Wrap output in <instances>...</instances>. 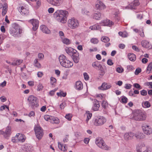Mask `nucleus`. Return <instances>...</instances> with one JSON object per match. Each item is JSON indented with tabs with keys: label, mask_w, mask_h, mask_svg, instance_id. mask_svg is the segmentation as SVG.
Masks as SVG:
<instances>
[{
	"label": "nucleus",
	"mask_w": 152,
	"mask_h": 152,
	"mask_svg": "<svg viewBox=\"0 0 152 152\" xmlns=\"http://www.w3.org/2000/svg\"><path fill=\"white\" fill-rule=\"evenodd\" d=\"M58 60L60 64L64 67L70 68L73 65V62L69 60L64 55H60L59 56Z\"/></svg>",
	"instance_id": "2"
},
{
	"label": "nucleus",
	"mask_w": 152,
	"mask_h": 152,
	"mask_svg": "<svg viewBox=\"0 0 152 152\" xmlns=\"http://www.w3.org/2000/svg\"><path fill=\"white\" fill-rule=\"evenodd\" d=\"M142 105L143 107L145 108H149L151 106L150 103L147 101L143 102Z\"/></svg>",
	"instance_id": "34"
},
{
	"label": "nucleus",
	"mask_w": 152,
	"mask_h": 152,
	"mask_svg": "<svg viewBox=\"0 0 152 152\" xmlns=\"http://www.w3.org/2000/svg\"><path fill=\"white\" fill-rule=\"evenodd\" d=\"M20 11V12L21 14L22 15H28L29 13L28 10L23 7H21Z\"/></svg>",
	"instance_id": "28"
},
{
	"label": "nucleus",
	"mask_w": 152,
	"mask_h": 152,
	"mask_svg": "<svg viewBox=\"0 0 152 152\" xmlns=\"http://www.w3.org/2000/svg\"><path fill=\"white\" fill-rule=\"evenodd\" d=\"M124 137L125 140H131L129 132L125 133L124 134Z\"/></svg>",
	"instance_id": "46"
},
{
	"label": "nucleus",
	"mask_w": 152,
	"mask_h": 152,
	"mask_svg": "<svg viewBox=\"0 0 152 152\" xmlns=\"http://www.w3.org/2000/svg\"><path fill=\"white\" fill-rule=\"evenodd\" d=\"M101 41L104 42H107L110 41V39L107 37H102L101 39Z\"/></svg>",
	"instance_id": "42"
},
{
	"label": "nucleus",
	"mask_w": 152,
	"mask_h": 152,
	"mask_svg": "<svg viewBox=\"0 0 152 152\" xmlns=\"http://www.w3.org/2000/svg\"><path fill=\"white\" fill-rule=\"evenodd\" d=\"M146 146L144 144L139 143L137 145L136 149L137 152H142L145 149Z\"/></svg>",
	"instance_id": "19"
},
{
	"label": "nucleus",
	"mask_w": 152,
	"mask_h": 152,
	"mask_svg": "<svg viewBox=\"0 0 152 152\" xmlns=\"http://www.w3.org/2000/svg\"><path fill=\"white\" fill-rule=\"evenodd\" d=\"M66 103L64 102H63L61 103L59 105L60 108L62 110L64 109L65 106H66Z\"/></svg>",
	"instance_id": "56"
},
{
	"label": "nucleus",
	"mask_w": 152,
	"mask_h": 152,
	"mask_svg": "<svg viewBox=\"0 0 152 152\" xmlns=\"http://www.w3.org/2000/svg\"><path fill=\"white\" fill-rule=\"evenodd\" d=\"M85 80H88L89 79V76L88 74L86 72H84L83 74Z\"/></svg>",
	"instance_id": "53"
},
{
	"label": "nucleus",
	"mask_w": 152,
	"mask_h": 152,
	"mask_svg": "<svg viewBox=\"0 0 152 152\" xmlns=\"http://www.w3.org/2000/svg\"><path fill=\"white\" fill-rule=\"evenodd\" d=\"M132 48L133 50L137 52H139L140 51V49L135 45H133L132 46Z\"/></svg>",
	"instance_id": "57"
},
{
	"label": "nucleus",
	"mask_w": 152,
	"mask_h": 152,
	"mask_svg": "<svg viewBox=\"0 0 152 152\" xmlns=\"http://www.w3.org/2000/svg\"><path fill=\"white\" fill-rule=\"evenodd\" d=\"M67 24L68 27L71 29H76L80 26L79 22L74 18L69 19L67 22Z\"/></svg>",
	"instance_id": "5"
},
{
	"label": "nucleus",
	"mask_w": 152,
	"mask_h": 152,
	"mask_svg": "<svg viewBox=\"0 0 152 152\" xmlns=\"http://www.w3.org/2000/svg\"><path fill=\"white\" fill-rule=\"evenodd\" d=\"M72 115L71 114H67L65 116V118L69 121H70L71 119Z\"/></svg>",
	"instance_id": "51"
},
{
	"label": "nucleus",
	"mask_w": 152,
	"mask_h": 152,
	"mask_svg": "<svg viewBox=\"0 0 152 152\" xmlns=\"http://www.w3.org/2000/svg\"><path fill=\"white\" fill-rule=\"evenodd\" d=\"M68 15V12L65 10H57L53 14V17L58 21L62 23H65Z\"/></svg>",
	"instance_id": "1"
},
{
	"label": "nucleus",
	"mask_w": 152,
	"mask_h": 152,
	"mask_svg": "<svg viewBox=\"0 0 152 152\" xmlns=\"http://www.w3.org/2000/svg\"><path fill=\"white\" fill-rule=\"evenodd\" d=\"M145 85L150 86V88H152V82H147L145 83Z\"/></svg>",
	"instance_id": "59"
},
{
	"label": "nucleus",
	"mask_w": 152,
	"mask_h": 152,
	"mask_svg": "<svg viewBox=\"0 0 152 152\" xmlns=\"http://www.w3.org/2000/svg\"><path fill=\"white\" fill-rule=\"evenodd\" d=\"M106 7L104 4L101 1L97 0L96 3L95 8L99 10H102L106 8Z\"/></svg>",
	"instance_id": "12"
},
{
	"label": "nucleus",
	"mask_w": 152,
	"mask_h": 152,
	"mask_svg": "<svg viewBox=\"0 0 152 152\" xmlns=\"http://www.w3.org/2000/svg\"><path fill=\"white\" fill-rule=\"evenodd\" d=\"M58 148L61 150V151H66V145H64L62 144L61 142H58Z\"/></svg>",
	"instance_id": "25"
},
{
	"label": "nucleus",
	"mask_w": 152,
	"mask_h": 152,
	"mask_svg": "<svg viewBox=\"0 0 152 152\" xmlns=\"http://www.w3.org/2000/svg\"><path fill=\"white\" fill-rule=\"evenodd\" d=\"M100 23L103 26H111L113 24V23L109 20L106 19L102 21Z\"/></svg>",
	"instance_id": "17"
},
{
	"label": "nucleus",
	"mask_w": 152,
	"mask_h": 152,
	"mask_svg": "<svg viewBox=\"0 0 152 152\" xmlns=\"http://www.w3.org/2000/svg\"><path fill=\"white\" fill-rule=\"evenodd\" d=\"M71 56L74 62L75 63H78L79 61V54L78 52L76 51V52L74 53Z\"/></svg>",
	"instance_id": "15"
},
{
	"label": "nucleus",
	"mask_w": 152,
	"mask_h": 152,
	"mask_svg": "<svg viewBox=\"0 0 152 152\" xmlns=\"http://www.w3.org/2000/svg\"><path fill=\"white\" fill-rule=\"evenodd\" d=\"M93 121L95 126H101L106 122V119L102 116H99L95 117Z\"/></svg>",
	"instance_id": "6"
},
{
	"label": "nucleus",
	"mask_w": 152,
	"mask_h": 152,
	"mask_svg": "<svg viewBox=\"0 0 152 152\" xmlns=\"http://www.w3.org/2000/svg\"><path fill=\"white\" fill-rule=\"evenodd\" d=\"M44 118L46 121L50 122L52 124H58L59 123V120L57 118L49 115H45Z\"/></svg>",
	"instance_id": "7"
},
{
	"label": "nucleus",
	"mask_w": 152,
	"mask_h": 152,
	"mask_svg": "<svg viewBox=\"0 0 152 152\" xmlns=\"http://www.w3.org/2000/svg\"><path fill=\"white\" fill-rule=\"evenodd\" d=\"M54 9L52 7H50L49 8L48 10V12L49 13H53L54 11Z\"/></svg>",
	"instance_id": "64"
},
{
	"label": "nucleus",
	"mask_w": 152,
	"mask_h": 152,
	"mask_svg": "<svg viewBox=\"0 0 152 152\" xmlns=\"http://www.w3.org/2000/svg\"><path fill=\"white\" fill-rule=\"evenodd\" d=\"M40 28L44 33L49 34L50 33V30L44 25H41L40 26Z\"/></svg>",
	"instance_id": "27"
},
{
	"label": "nucleus",
	"mask_w": 152,
	"mask_h": 152,
	"mask_svg": "<svg viewBox=\"0 0 152 152\" xmlns=\"http://www.w3.org/2000/svg\"><path fill=\"white\" fill-rule=\"evenodd\" d=\"M18 137L17 134L15 137H13L12 138V141L13 143H16L18 142Z\"/></svg>",
	"instance_id": "43"
},
{
	"label": "nucleus",
	"mask_w": 152,
	"mask_h": 152,
	"mask_svg": "<svg viewBox=\"0 0 152 152\" xmlns=\"http://www.w3.org/2000/svg\"><path fill=\"white\" fill-rule=\"evenodd\" d=\"M107 64L110 66H111L113 65V62L112 61L111 59H109L107 62Z\"/></svg>",
	"instance_id": "61"
},
{
	"label": "nucleus",
	"mask_w": 152,
	"mask_h": 152,
	"mask_svg": "<svg viewBox=\"0 0 152 152\" xmlns=\"http://www.w3.org/2000/svg\"><path fill=\"white\" fill-rule=\"evenodd\" d=\"M111 85L110 84H107L106 83H103L101 86L99 87V89L103 90H106L110 88Z\"/></svg>",
	"instance_id": "20"
},
{
	"label": "nucleus",
	"mask_w": 152,
	"mask_h": 152,
	"mask_svg": "<svg viewBox=\"0 0 152 152\" xmlns=\"http://www.w3.org/2000/svg\"><path fill=\"white\" fill-rule=\"evenodd\" d=\"M18 138V142H23L25 140L24 136L22 134H17Z\"/></svg>",
	"instance_id": "33"
},
{
	"label": "nucleus",
	"mask_w": 152,
	"mask_h": 152,
	"mask_svg": "<svg viewBox=\"0 0 152 152\" xmlns=\"http://www.w3.org/2000/svg\"><path fill=\"white\" fill-rule=\"evenodd\" d=\"M50 79L51 82V83L52 85H53L54 83H55L56 82V79L53 77H51Z\"/></svg>",
	"instance_id": "55"
},
{
	"label": "nucleus",
	"mask_w": 152,
	"mask_h": 152,
	"mask_svg": "<svg viewBox=\"0 0 152 152\" xmlns=\"http://www.w3.org/2000/svg\"><path fill=\"white\" fill-rule=\"evenodd\" d=\"M34 65L36 67L38 68H39L41 67V65L38 62V59H36L34 60Z\"/></svg>",
	"instance_id": "41"
},
{
	"label": "nucleus",
	"mask_w": 152,
	"mask_h": 152,
	"mask_svg": "<svg viewBox=\"0 0 152 152\" xmlns=\"http://www.w3.org/2000/svg\"><path fill=\"white\" fill-rule=\"evenodd\" d=\"M34 130L37 138L39 140L40 139L43 134L41 128L40 126H37L34 127Z\"/></svg>",
	"instance_id": "9"
},
{
	"label": "nucleus",
	"mask_w": 152,
	"mask_h": 152,
	"mask_svg": "<svg viewBox=\"0 0 152 152\" xmlns=\"http://www.w3.org/2000/svg\"><path fill=\"white\" fill-rule=\"evenodd\" d=\"M140 4L138 0H135L129 5L128 7L131 9H135L136 7L139 6Z\"/></svg>",
	"instance_id": "14"
},
{
	"label": "nucleus",
	"mask_w": 152,
	"mask_h": 152,
	"mask_svg": "<svg viewBox=\"0 0 152 152\" xmlns=\"http://www.w3.org/2000/svg\"><path fill=\"white\" fill-rule=\"evenodd\" d=\"M140 94L143 96H145L147 94V92L146 90H143L141 91Z\"/></svg>",
	"instance_id": "63"
},
{
	"label": "nucleus",
	"mask_w": 152,
	"mask_h": 152,
	"mask_svg": "<svg viewBox=\"0 0 152 152\" xmlns=\"http://www.w3.org/2000/svg\"><path fill=\"white\" fill-rule=\"evenodd\" d=\"M28 22L32 24L33 27H32L33 30L35 31L38 28L39 26V22L38 20L32 19L29 20Z\"/></svg>",
	"instance_id": "13"
},
{
	"label": "nucleus",
	"mask_w": 152,
	"mask_h": 152,
	"mask_svg": "<svg viewBox=\"0 0 152 152\" xmlns=\"http://www.w3.org/2000/svg\"><path fill=\"white\" fill-rule=\"evenodd\" d=\"M89 28L91 30H98L100 28V26L98 25H94L90 26Z\"/></svg>",
	"instance_id": "37"
},
{
	"label": "nucleus",
	"mask_w": 152,
	"mask_h": 152,
	"mask_svg": "<svg viewBox=\"0 0 152 152\" xmlns=\"http://www.w3.org/2000/svg\"><path fill=\"white\" fill-rule=\"evenodd\" d=\"M57 96L60 97H65L66 95V92L64 93L62 91H60L59 92L57 93Z\"/></svg>",
	"instance_id": "40"
},
{
	"label": "nucleus",
	"mask_w": 152,
	"mask_h": 152,
	"mask_svg": "<svg viewBox=\"0 0 152 152\" xmlns=\"http://www.w3.org/2000/svg\"><path fill=\"white\" fill-rule=\"evenodd\" d=\"M11 129V127L8 126L6 127L5 132L0 131V133L2 134L5 138L8 139L12 132Z\"/></svg>",
	"instance_id": "11"
},
{
	"label": "nucleus",
	"mask_w": 152,
	"mask_h": 152,
	"mask_svg": "<svg viewBox=\"0 0 152 152\" xmlns=\"http://www.w3.org/2000/svg\"><path fill=\"white\" fill-rule=\"evenodd\" d=\"M135 137L137 139L141 140L144 138L145 136L142 133L138 132L135 134Z\"/></svg>",
	"instance_id": "26"
},
{
	"label": "nucleus",
	"mask_w": 152,
	"mask_h": 152,
	"mask_svg": "<svg viewBox=\"0 0 152 152\" xmlns=\"http://www.w3.org/2000/svg\"><path fill=\"white\" fill-rule=\"evenodd\" d=\"M62 42L66 45H69L71 43V41L69 39L67 38H62Z\"/></svg>",
	"instance_id": "38"
},
{
	"label": "nucleus",
	"mask_w": 152,
	"mask_h": 152,
	"mask_svg": "<svg viewBox=\"0 0 152 152\" xmlns=\"http://www.w3.org/2000/svg\"><path fill=\"white\" fill-rule=\"evenodd\" d=\"M101 13L100 12L95 13L93 14V18L96 20H99L101 19Z\"/></svg>",
	"instance_id": "32"
},
{
	"label": "nucleus",
	"mask_w": 152,
	"mask_h": 152,
	"mask_svg": "<svg viewBox=\"0 0 152 152\" xmlns=\"http://www.w3.org/2000/svg\"><path fill=\"white\" fill-rule=\"evenodd\" d=\"M95 142L96 145L102 149L109 150L110 149V147L106 144L103 139L101 137L96 138L95 139Z\"/></svg>",
	"instance_id": "3"
},
{
	"label": "nucleus",
	"mask_w": 152,
	"mask_h": 152,
	"mask_svg": "<svg viewBox=\"0 0 152 152\" xmlns=\"http://www.w3.org/2000/svg\"><path fill=\"white\" fill-rule=\"evenodd\" d=\"M75 88L77 90H81L83 88L82 83L80 81H77L75 83Z\"/></svg>",
	"instance_id": "22"
},
{
	"label": "nucleus",
	"mask_w": 152,
	"mask_h": 152,
	"mask_svg": "<svg viewBox=\"0 0 152 152\" xmlns=\"http://www.w3.org/2000/svg\"><path fill=\"white\" fill-rule=\"evenodd\" d=\"M102 105L103 107L104 108H106L107 106V102L105 101H103L102 103Z\"/></svg>",
	"instance_id": "54"
},
{
	"label": "nucleus",
	"mask_w": 152,
	"mask_h": 152,
	"mask_svg": "<svg viewBox=\"0 0 152 152\" xmlns=\"http://www.w3.org/2000/svg\"><path fill=\"white\" fill-rule=\"evenodd\" d=\"M29 104L32 107L38 106V101L37 98L34 96L31 95L29 96L27 99Z\"/></svg>",
	"instance_id": "8"
},
{
	"label": "nucleus",
	"mask_w": 152,
	"mask_h": 152,
	"mask_svg": "<svg viewBox=\"0 0 152 152\" xmlns=\"http://www.w3.org/2000/svg\"><path fill=\"white\" fill-rule=\"evenodd\" d=\"M23 61V60L22 59H17L14 61L12 62L11 64L13 66L19 65Z\"/></svg>",
	"instance_id": "30"
},
{
	"label": "nucleus",
	"mask_w": 152,
	"mask_h": 152,
	"mask_svg": "<svg viewBox=\"0 0 152 152\" xmlns=\"http://www.w3.org/2000/svg\"><path fill=\"white\" fill-rule=\"evenodd\" d=\"M133 86L136 88L141 89V88L140 85L138 83H135L133 84Z\"/></svg>",
	"instance_id": "60"
},
{
	"label": "nucleus",
	"mask_w": 152,
	"mask_h": 152,
	"mask_svg": "<svg viewBox=\"0 0 152 152\" xmlns=\"http://www.w3.org/2000/svg\"><path fill=\"white\" fill-rule=\"evenodd\" d=\"M65 51L68 55L71 56L74 53L76 52L77 50L71 47H66Z\"/></svg>",
	"instance_id": "21"
},
{
	"label": "nucleus",
	"mask_w": 152,
	"mask_h": 152,
	"mask_svg": "<svg viewBox=\"0 0 152 152\" xmlns=\"http://www.w3.org/2000/svg\"><path fill=\"white\" fill-rule=\"evenodd\" d=\"M146 72L148 74L152 72V62L150 63L148 65Z\"/></svg>",
	"instance_id": "35"
},
{
	"label": "nucleus",
	"mask_w": 152,
	"mask_h": 152,
	"mask_svg": "<svg viewBox=\"0 0 152 152\" xmlns=\"http://www.w3.org/2000/svg\"><path fill=\"white\" fill-rule=\"evenodd\" d=\"M128 99L125 96L122 97L121 99V102L124 103H126L127 102Z\"/></svg>",
	"instance_id": "52"
},
{
	"label": "nucleus",
	"mask_w": 152,
	"mask_h": 152,
	"mask_svg": "<svg viewBox=\"0 0 152 152\" xmlns=\"http://www.w3.org/2000/svg\"><path fill=\"white\" fill-rule=\"evenodd\" d=\"M81 12L82 13L83 15H89L90 14V12L89 11L86 9H82Z\"/></svg>",
	"instance_id": "39"
},
{
	"label": "nucleus",
	"mask_w": 152,
	"mask_h": 152,
	"mask_svg": "<svg viewBox=\"0 0 152 152\" xmlns=\"http://www.w3.org/2000/svg\"><path fill=\"white\" fill-rule=\"evenodd\" d=\"M141 45L143 47L150 48V44L149 42L146 40L142 41L141 42Z\"/></svg>",
	"instance_id": "31"
},
{
	"label": "nucleus",
	"mask_w": 152,
	"mask_h": 152,
	"mask_svg": "<svg viewBox=\"0 0 152 152\" xmlns=\"http://www.w3.org/2000/svg\"><path fill=\"white\" fill-rule=\"evenodd\" d=\"M91 42L94 44H96L98 42V40L96 38H93L91 39Z\"/></svg>",
	"instance_id": "48"
},
{
	"label": "nucleus",
	"mask_w": 152,
	"mask_h": 152,
	"mask_svg": "<svg viewBox=\"0 0 152 152\" xmlns=\"http://www.w3.org/2000/svg\"><path fill=\"white\" fill-rule=\"evenodd\" d=\"M119 35L122 37H127L128 34L126 32H119L118 33Z\"/></svg>",
	"instance_id": "44"
},
{
	"label": "nucleus",
	"mask_w": 152,
	"mask_h": 152,
	"mask_svg": "<svg viewBox=\"0 0 152 152\" xmlns=\"http://www.w3.org/2000/svg\"><path fill=\"white\" fill-rule=\"evenodd\" d=\"M38 57L40 60H42L43 59L44 55L43 54L41 53H39L38 54Z\"/></svg>",
	"instance_id": "58"
},
{
	"label": "nucleus",
	"mask_w": 152,
	"mask_h": 152,
	"mask_svg": "<svg viewBox=\"0 0 152 152\" xmlns=\"http://www.w3.org/2000/svg\"><path fill=\"white\" fill-rule=\"evenodd\" d=\"M60 1L58 0H50L49 2L53 5L58 7L60 6L62 4Z\"/></svg>",
	"instance_id": "23"
},
{
	"label": "nucleus",
	"mask_w": 152,
	"mask_h": 152,
	"mask_svg": "<svg viewBox=\"0 0 152 152\" xmlns=\"http://www.w3.org/2000/svg\"><path fill=\"white\" fill-rule=\"evenodd\" d=\"M146 114L140 110H136L134 113L133 118L137 121H144L146 119Z\"/></svg>",
	"instance_id": "4"
},
{
	"label": "nucleus",
	"mask_w": 152,
	"mask_h": 152,
	"mask_svg": "<svg viewBox=\"0 0 152 152\" xmlns=\"http://www.w3.org/2000/svg\"><path fill=\"white\" fill-rule=\"evenodd\" d=\"M132 86L129 84H126L125 85L124 87L125 88L129 89L131 88Z\"/></svg>",
	"instance_id": "62"
},
{
	"label": "nucleus",
	"mask_w": 152,
	"mask_h": 152,
	"mask_svg": "<svg viewBox=\"0 0 152 152\" xmlns=\"http://www.w3.org/2000/svg\"><path fill=\"white\" fill-rule=\"evenodd\" d=\"M7 11V7H3V10L2 12V15L3 16H4L6 14Z\"/></svg>",
	"instance_id": "49"
},
{
	"label": "nucleus",
	"mask_w": 152,
	"mask_h": 152,
	"mask_svg": "<svg viewBox=\"0 0 152 152\" xmlns=\"http://www.w3.org/2000/svg\"><path fill=\"white\" fill-rule=\"evenodd\" d=\"M100 105L99 101L97 100H95L94 102L93 106L92 108V110L94 111H97Z\"/></svg>",
	"instance_id": "24"
},
{
	"label": "nucleus",
	"mask_w": 152,
	"mask_h": 152,
	"mask_svg": "<svg viewBox=\"0 0 152 152\" xmlns=\"http://www.w3.org/2000/svg\"><path fill=\"white\" fill-rule=\"evenodd\" d=\"M37 91H40L43 89V86L42 84L39 83L37 86Z\"/></svg>",
	"instance_id": "50"
},
{
	"label": "nucleus",
	"mask_w": 152,
	"mask_h": 152,
	"mask_svg": "<svg viewBox=\"0 0 152 152\" xmlns=\"http://www.w3.org/2000/svg\"><path fill=\"white\" fill-rule=\"evenodd\" d=\"M10 32L12 35L16 37L21 34V31L18 26H16L15 27L11 28L10 30Z\"/></svg>",
	"instance_id": "10"
},
{
	"label": "nucleus",
	"mask_w": 152,
	"mask_h": 152,
	"mask_svg": "<svg viewBox=\"0 0 152 152\" xmlns=\"http://www.w3.org/2000/svg\"><path fill=\"white\" fill-rule=\"evenodd\" d=\"M92 66L93 67L96 69H98L100 70H102V65L100 64V62L98 61L92 63Z\"/></svg>",
	"instance_id": "16"
},
{
	"label": "nucleus",
	"mask_w": 152,
	"mask_h": 152,
	"mask_svg": "<svg viewBox=\"0 0 152 152\" xmlns=\"http://www.w3.org/2000/svg\"><path fill=\"white\" fill-rule=\"evenodd\" d=\"M124 69L121 66L118 67L116 69V71L118 73H121L124 72Z\"/></svg>",
	"instance_id": "45"
},
{
	"label": "nucleus",
	"mask_w": 152,
	"mask_h": 152,
	"mask_svg": "<svg viewBox=\"0 0 152 152\" xmlns=\"http://www.w3.org/2000/svg\"><path fill=\"white\" fill-rule=\"evenodd\" d=\"M6 108L7 109L8 111H9V107L6 105L1 106L0 107V111H3V110L5 109Z\"/></svg>",
	"instance_id": "47"
},
{
	"label": "nucleus",
	"mask_w": 152,
	"mask_h": 152,
	"mask_svg": "<svg viewBox=\"0 0 152 152\" xmlns=\"http://www.w3.org/2000/svg\"><path fill=\"white\" fill-rule=\"evenodd\" d=\"M85 115L87 117L86 121V123H88V120L91 118L92 114L90 113L89 111H87L86 112L85 114Z\"/></svg>",
	"instance_id": "36"
},
{
	"label": "nucleus",
	"mask_w": 152,
	"mask_h": 152,
	"mask_svg": "<svg viewBox=\"0 0 152 152\" xmlns=\"http://www.w3.org/2000/svg\"><path fill=\"white\" fill-rule=\"evenodd\" d=\"M128 57L129 59L132 61H134L136 59L135 55L132 53H129L128 54Z\"/></svg>",
	"instance_id": "29"
},
{
	"label": "nucleus",
	"mask_w": 152,
	"mask_h": 152,
	"mask_svg": "<svg viewBox=\"0 0 152 152\" xmlns=\"http://www.w3.org/2000/svg\"><path fill=\"white\" fill-rule=\"evenodd\" d=\"M142 129L144 133L147 135H149L152 133V129L148 126H143Z\"/></svg>",
	"instance_id": "18"
}]
</instances>
